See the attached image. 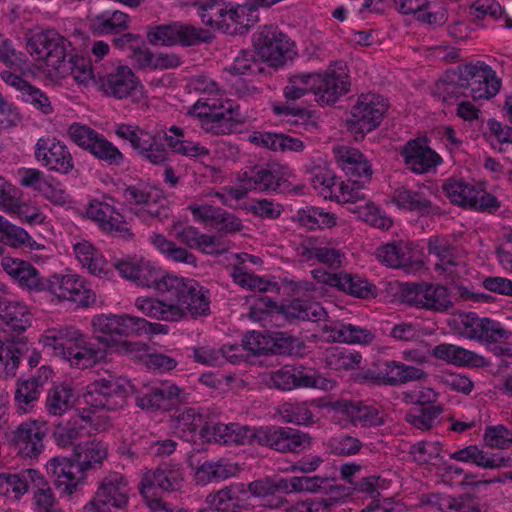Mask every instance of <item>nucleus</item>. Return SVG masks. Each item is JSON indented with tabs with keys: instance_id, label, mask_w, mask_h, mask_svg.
I'll return each instance as SVG.
<instances>
[{
	"instance_id": "7c9ffc66",
	"label": "nucleus",
	"mask_w": 512,
	"mask_h": 512,
	"mask_svg": "<svg viewBox=\"0 0 512 512\" xmlns=\"http://www.w3.org/2000/svg\"><path fill=\"white\" fill-rule=\"evenodd\" d=\"M400 154L404 165L415 174L430 173L442 164V158L422 138L410 140Z\"/></svg>"
},
{
	"instance_id": "473e14b6",
	"label": "nucleus",
	"mask_w": 512,
	"mask_h": 512,
	"mask_svg": "<svg viewBox=\"0 0 512 512\" xmlns=\"http://www.w3.org/2000/svg\"><path fill=\"white\" fill-rule=\"evenodd\" d=\"M238 107L220 93L218 88L210 96L201 97L190 108L191 116L203 121L217 122L220 120H234Z\"/></svg>"
},
{
	"instance_id": "dca6fc26",
	"label": "nucleus",
	"mask_w": 512,
	"mask_h": 512,
	"mask_svg": "<svg viewBox=\"0 0 512 512\" xmlns=\"http://www.w3.org/2000/svg\"><path fill=\"white\" fill-rule=\"evenodd\" d=\"M48 429L44 421L26 420L6 433V441L24 459H34L44 450Z\"/></svg>"
},
{
	"instance_id": "a18cd8bd",
	"label": "nucleus",
	"mask_w": 512,
	"mask_h": 512,
	"mask_svg": "<svg viewBox=\"0 0 512 512\" xmlns=\"http://www.w3.org/2000/svg\"><path fill=\"white\" fill-rule=\"evenodd\" d=\"M258 305L260 307L265 306V312L272 316L283 315L286 318H301L314 322L323 321L327 316L323 307L316 303L305 308L299 301L278 306L275 303L269 302L266 297H260Z\"/></svg>"
},
{
	"instance_id": "e2e57ef3",
	"label": "nucleus",
	"mask_w": 512,
	"mask_h": 512,
	"mask_svg": "<svg viewBox=\"0 0 512 512\" xmlns=\"http://www.w3.org/2000/svg\"><path fill=\"white\" fill-rule=\"evenodd\" d=\"M475 189V185L456 177L448 179L443 186L444 193L451 203L469 208L472 206Z\"/></svg>"
},
{
	"instance_id": "cd10ccee",
	"label": "nucleus",
	"mask_w": 512,
	"mask_h": 512,
	"mask_svg": "<svg viewBox=\"0 0 512 512\" xmlns=\"http://www.w3.org/2000/svg\"><path fill=\"white\" fill-rule=\"evenodd\" d=\"M102 88L110 95L145 105L147 94L144 86L128 67H119L102 81Z\"/></svg>"
},
{
	"instance_id": "6e6d98bb",
	"label": "nucleus",
	"mask_w": 512,
	"mask_h": 512,
	"mask_svg": "<svg viewBox=\"0 0 512 512\" xmlns=\"http://www.w3.org/2000/svg\"><path fill=\"white\" fill-rule=\"evenodd\" d=\"M272 110L282 122L301 127L306 131L313 130L317 125V117L311 111L300 110L279 102L273 103Z\"/></svg>"
},
{
	"instance_id": "774afa93",
	"label": "nucleus",
	"mask_w": 512,
	"mask_h": 512,
	"mask_svg": "<svg viewBox=\"0 0 512 512\" xmlns=\"http://www.w3.org/2000/svg\"><path fill=\"white\" fill-rule=\"evenodd\" d=\"M9 215L27 225H42L47 219V215L39 205L33 202H22L18 196Z\"/></svg>"
},
{
	"instance_id": "9b49d317",
	"label": "nucleus",
	"mask_w": 512,
	"mask_h": 512,
	"mask_svg": "<svg viewBox=\"0 0 512 512\" xmlns=\"http://www.w3.org/2000/svg\"><path fill=\"white\" fill-rule=\"evenodd\" d=\"M293 176L289 167L271 165L269 167H252L239 177V188H231L215 197L229 207H237L238 200L243 199L250 190L276 191Z\"/></svg>"
},
{
	"instance_id": "13d9d810",
	"label": "nucleus",
	"mask_w": 512,
	"mask_h": 512,
	"mask_svg": "<svg viewBox=\"0 0 512 512\" xmlns=\"http://www.w3.org/2000/svg\"><path fill=\"white\" fill-rule=\"evenodd\" d=\"M297 224L307 229L332 228L337 225L338 217L319 207L299 209L296 216Z\"/></svg>"
},
{
	"instance_id": "c85d7f7f",
	"label": "nucleus",
	"mask_w": 512,
	"mask_h": 512,
	"mask_svg": "<svg viewBox=\"0 0 512 512\" xmlns=\"http://www.w3.org/2000/svg\"><path fill=\"white\" fill-rule=\"evenodd\" d=\"M425 372L415 366L396 361L376 362L366 371L364 379L375 383L397 385L423 379Z\"/></svg>"
},
{
	"instance_id": "f8f14e48",
	"label": "nucleus",
	"mask_w": 512,
	"mask_h": 512,
	"mask_svg": "<svg viewBox=\"0 0 512 512\" xmlns=\"http://www.w3.org/2000/svg\"><path fill=\"white\" fill-rule=\"evenodd\" d=\"M389 104L377 92H365L358 96L346 118V127L355 140H362L367 133L381 125Z\"/></svg>"
},
{
	"instance_id": "393cba45",
	"label": "nucleus",
	"mask_w": 512,
	"mask_h": 512,
	"mask_svg": "<svg viewBox=\"0 0 512 512\" xmlns=\"http://www.w3.org/2000/svg\"><path fill=\"white\" fill-rule=\"evenodd\" d=\"M85 216L97 222L100 228L113 236H129V226L113 205V198L102 195L89 200Z\"/></svg>"
},
{
	"instance_id": "c756f323",
	"label": "nucleus",
	"mask_w": 512,
	"mask_h": 512,
	"mask_svg": "<svg viewBox=\"0 0 512 512\" xmlns=\"http://www.w3.org/2000/svg\"><path fill=\"white\" fill-rule=\"evenodd\" d=\"M53 377V371L48 366H41L37 374L31 378H20L14 391V406L18 413L32 412L41 396V391Z\"/></svg>"
},
{
	"instance_id": "f257e3e1",
	"label": "nucleus",
	"mask_w": 512,
	"mask_h": 512,
	"mask_svg": "<svg viewBox=\"0 0 512 512\" xmlns=\"http://www.w3.org/2000/svg\"><path fill=\"white\" fill-rule=\"evenodd\" d=\"M177 473L169 469H158L144 474L140 483V493L146 500L149 512H187L167 508L157 497V488L173 490L176 488ZM323 480L316 477H293L290 479H265L254 481L248 489L232 487L220 490L208 497L209 509L200 512H228L240 507L241 501L251 504L279 507V493L296 491H316L323 487Z\"/></svg>"
},
{
	"instance_id": "69168bd1",
	"label": "nucleus",
	"mask_w": 512,
	"mask_h": 512,
	"mask_svg": "<svg viewBox=\"0 0 512 512\" xmlns=\"http://www.w3.org/2000/svg\"><path fill=\"white\" fill-rule=\"evenodd\" d=\"M151 243L169 261L196 265L194 255L185 250V248L176 246L163 235L154 234L151 237Z\"/></svg>"
},
{
	"instance_id": "de8ad7c7",
	"label": "nucleus",
	"mask_w": 512,
	"mask_h": 512,
	"mask_svg": "<svg viewBox=\"0 0 512 512\" xmlns=\"http://www.w3.org/2000/svg\"><path fill=\"white\" fill-rule=\"evenodd\" d=\"M250 142L256 146L275 151H292L300 153L305 149L301 139L283 134H274L268 131H254L249 136Z\"/></svg>"
},
{
	"instance_id": "bb28decb",
	"label": "nucleus",
	"mask_w": 512,
	"mask_h": 512,
	"mask_svg": "<svg viewBox=\"0 0 512 512\" xmlns=\"http://www.w3.org/2000/svg\"><path fill=\"white\" fill-rule=\"evenodd\" d=\"M127 205L144 219L162 214L164 196L162 190L145 183L129 186L124 192Z\"/></svg>"
},
{
	"instance_id": "79ce46f5",
	"label": "nucleus",
	"mask_w": 512,
	"mask_h": 512,
	"mask_svg": "<svg viewBox=\"0 0 512 512\" xmlns=\"http://www.w3.org/2000/svg\"><path fill=\"white\" fill-rule=\"evenodd\" d=\"M379 261L391 267H403L409 272L422 265V253L411 244H386L376 254Z\"/></svg>"
},
{
	"instance_id": "4be33fe9",
	"label": "nucleus",
	"mask_w": 512,
	"mask_h": 512,
	"mask_svg": "<svg viewBox=\"0 0 512 512\" xmlns=\"http://www.w3.org/2000/svg\"><path fill=\"white\" fill-rule=\"evenodd\" d=\"M34 156L40 166L58 174L68 175L75 167L68 146L55 137L47 136L38 139Z\"/></svg>"
},
{
	"instance_id": "39448f33",
	"label": "nucleus",
	"mask_w": 512,
	"mask_h": 512,
	"mask_svg": "<svg viewBox=\"0 0 512 512\" xmlns=\"http://www.w3.org/2000/svg\"><path fill=\"white\" fill-rule=\"evenodd\" d=\"M93 334L99 342L113 351L138 357L144 354L142 346L122 340L124 336H155L168 333V327L161 323H151L145 318L131 315H98L92 320Z\"/></svg>"
},
{
	"instance_id": "6e6552de",
	"label": "nucleus",
	"mask_w": 512,
	"mask_h": 512,
	"mask_svg": "<svg viewBox=\"0 0 512 512\" xmlns=\"http://www.w3.org/2000/svg\"><path fill=\"white\" fill-rule=\"evenodd\" d=\"M189 291L171 296L170 292H160L163 300L140 296L135 305L138 311L149 317L164 321H180L184 317L200 316L209 311V300L206 291L193 280L186 281Z\"/></svg>"
},
{
	"instance_id": "1a4fd4ad",
	"label": "nucleus",
	"mask_w": 512,
	"mask_h": 512,
	"mask_svg": "<svg viewBox=\"0 0 512 512\" xmlns=\"http://www.w3.org/2000/svg\"><path fill=\"white\" fill-rule=\"evenodd\" d=\"M201 22L211 30L225 33H241L252 27L257 20L256 10L245 3L224 0H190Z\"/></svg>"
},
{
	"instance_id": "4468645a",
	"label": "nucleus",
	"mask_w": 512,
	"mask_h": 512,
	"mask_svg": "<svg viewBox=\"0 0 512 512\" xmlns=\"http://www.w3.org/2000/svg\"><path fill=\"white\" fill-rule=\"evenodd\" d=\"M253 42L260 63L266 62L270 67L279 68L297 55L294 42L276 28H261Z\"/></svg>"
},
{
	"instance_id": "680f3d73",
	"label": "nucleus",
	"mask_w": 512,
	"mask_h": 512,
	"mask_svg": "<svg viewBox=\"0 0 512 512\" xmlns=\"http://www.w3.org/2000/svg\"><path fill=\"white\" fill-rule=\"evenodd\" d=\"M0 317L6 326L17 332L25 331L32 321L28 306L19 302L8 303L2 307Z\"/></svg>"
},
{
	"instance_id": "a878e982",
	"label": "nucleus",
	"mask_w": 512,
	"mask_h": 512,
	"mask_svg": "<svg viewBox=\"0 0 512 512\" xmlns=\"http://www.w3.org/2000/svg\"><path fill=\"white\" fill-rule=\"evenodd\" d=\"M270 379L272 385L283 391H291L298 387L328 391L335 385L332 379L324 378L315 371L291 368V366H284L272 373Z\"/></svg>"
},
{
	"instance_id": "aec40b11",
	"label": "nucleus",
	"mask_w": 512,
	"mask_h": 512,
	"mask_svg": "<svg viewBox=\"0 0 512 512\" xmlns=\"http://www.w3.org/2000/svg\"><path fill=\"white\" fill-rule=\"evenodd\" d=\"M430 355L434 356L437 360L456 366L484 367L489 364L481 354L462 349L454 344L437 345L431 353L418 350L405 351L403 353L405 360L418 363L429 362Z\"/></svg>"
},
{
	"instance_id": "f3484780",
	"label": "nucleus",
	"mask_w": 512,
	"mask_h": 512,
	"mask_svg": "<svg viewBox=\"0 0 512 512\" xmlns=\"http://www.w3.org/2000/svg\"><path fill=\"white\" fill-rule=\"evenodd\" d=\"M44 292L78 306L85 307L95 303V294L85 279L71 272L45 278Z\"/></svg>"
},
{
	"instance_id": "7ed1b4c3",
	"label": "nucleus",
	"mask_w": 512,
	"mask_h": 512,
	"mask_svg": "<svg viewBox=\"0 0 512 512\" xmlns=\"http://www.w3.org/2000/svg\"><path fill=\"white\" fill-rule=\"evenodd\" d=\"M134 391V385L122 378H103L87 384L82 395L87 407L56 426L55 441L60 447H69L79 436L105 430L110 421L108 412L121 409Z\"/></svg>"
},
{
	"instance_id": "72a5a7b5",
	"label": "nucleus",
	"mask_w": 512,
	"mask_h": 512,
	"mask_svg": "<svg viewBox=\"0 0 512 512\" xmlns=\"http://www.w3.org/2000/svg\"><path fill=\"white\" fill-rule=\"evenodd\" d=\"M116 135L130 142L138 154L151 163L159 164L166 158L164 148L156 146L155 138L144 129L134 125L121 124L116 127Z\"/></svg>"
},
{
	"instance_id": "f03ea898",
	"label": "nucleus",
	"mask_w": 512,
	"mask_h": 512,
	"mask_svg": "<svg viewBox=\"0 0 512 512\" xmlns=\"http://www.w3.org/2000/svg\"><path fill=\"white\" fill-rule=\"evenodd\" d=\"M172 430L187 441L257 442L282 452L304 449L311 443L307 434L291 428L268 426L254 429L236 423L208 422L193 409L183 411L172 420Z\"/></svg>"
},
{
	"instance_id": "20e7f679",
	"label": "nucleus",
	"mask_w": 512,
	"mask_h": 512,
	"mask_svg": "<svg viewBox=\"0 0 512 512\" xmlns=\"http://www.w3.org/2000/svg\"><path fill=\"white\" fill-rule=\"evenodd\" d=\"M71 44L59 33L49 31L34 32L27 39L26 48L36 62V69L23 70L33 77H46L59 81L71 75L81 85L94 80L91 61L83 52L70 50Z\"/></svg>"
},
{
	"instance_id": "6ab92c4d",
	"label": "nucleus",
	"mask_w": 512,
	"mask_h": 512,
	"mask_svg": "<svg viewBox=\"0 0 512 512\" xmlns=\"http://www.w3.org/2000/svg\"><path fill=\"white\" fill-rule=\"evenodd\" d=\"M147 39L156 46H193L209 39L208 33L201 28L181 22L161 24L147 31Z\"/></svg>"
},
{
	"instance_id": "412c9836",
	"label": "nucleus",
	"mask_w": 512,
	"mask_h": 512,
	"mask_svg": "<svg viewBox=\"0 0 512 512\" xmlns=\"http://www.w3.org/2000/svg\"><path fill=\"white\" fill-rule=\"evenodd\" d=\"M402 301L436 312L447 311L453 305L447 287L433 284H403Z\"/></svg>"
},
{
	"instance_id": "4c0bfd02",
	"label": "nucleus",
	"mask_w": 512,
	"mask_h": 512,
	"mask_svg": "<svg viewBox=\"0 0 512 512\" xmlns=\"http://www.w3.org/2000/svg\"><path fill=\"white\" fill-rule=\"evenodd\" d=\"M311 184L316 193L325 199L336 200L338 203H349L351 195L340 183H336V177L329 165L323 160L314 164L310 170Z\"/></svg>"
},
{
	"instance_id": "5fc2aeb1",
	"label": "nucleus",
	"mask_w": 512,
	"mask_h": 512,
	"mask_svg": "<svg viewBox=\"0 0 512 512\" xmlns=\"http://www.w3.org/2000/svg\"><path fill=\"white\" fill-rule=\"evenodd\" d=\"M74 253L78 261L87 271L94 275L108 272V263L101 253L90 242L81 241L74 245Z\"/></svg>"
},
{
	"instance_id": "0e129e2a",
	"label": "nucleus",
	"mask_w": 512,
	"mask_h": 512,
	"mask_svg": "<svg viewBox=\"0 0 512 512\" xmlns=\"http://www.w3.org/2000/svg\"><path fill=\"white\" fill-rule=\"evenodd\" d=\"M165 142L173 151L184 156L203 158L208 155L205 147L183 140V132L174 126L165 134Z\"/></svg>"
},
{
	"instance_id": "e433bc0d",
	"label": "nucleus",
	"mask_w": 512,
	"mask_h": 512,
	"mask_svg": "<svg viewBox=\"0 0 512 512\" xmlns=\"http://www.w3.org/2000/svg\"><path fill=\"white\" fill-rule=\"evenodd\" d=\"M1 266L16 284L30 292H44L45 278L33 264L13 256H4Z\"/></svg>"
},
{
	"instance_id": "3c124183",
	"label": "nucleus",
	"mask_w": 512,
	"mask_h": 512,
	"mask_svg": "<svg viewBox=\"0 0 512 512\" xmlns=\"http://www.w3.org/2000/svg\"><path fill=\"white\" fill-rule=\"evenodd\" d=\"M322 337L332 342L367 344L373 340L374 335L359 326L337 323L332 326L325 325Z\"/></svg>"
},
{
	"instance_id": "bf43d9fd",
	"label": "nucleus",
	"mask_w": 512,
	"mask_h": 512,
	"mask_svg": "<svg viewBox=\"0 0 512 512\" xmlns=\"http://www.w3.org/2000/svg\"><path fill=\"white\" fill-rule=\"evenodd\" d=\"M104 354L100 350L94 349L93 345L87 343L82 334V341L71 347L66 357L68 363L77 369H88L94 364L103 360Z\"/></svg>"
},
{
	"instance_id": "338daca9",
	"label": "nucleus",
	"mask_w": 512,
	"mask_h": 512,
	"mask_svg": "<svg viewBox=\"0 0 512 512\" xmlns=\"http://www.w3.org/2000/svg\"><path fill=\"white\" fill-rule=\"evenodd\" d=\"M74 403V393L67 385L53 386L46 397V409L53 415L66 413Z\"/></svg>"
},
{
	"instance_id": "423d86ee",
	"label": "nucleus",
	"mask_w": 512,
	"mask_h": 512,
	"mask_svg": "<svg viewBox=\"0 0 512 512\" xmlns=\"http://www.w3.org/2000/svg\"><path fill=\"white\" fill-rule=\"evenodd\" d=\"M349 87V69L344 62L337 61L323 71L290 77L284 95L296 100L312 92L320 105L331 106L349 92Z\"/></svg>"
},
{
	"instance_id": "49530a36",
	"label": "nucleus",
	"mask_w": 512,
	"mask_h": 512,
	"mask_svg": "<svg viewBox=\"0 0 512 512\" xmlns=\"http://www.w3.org/2000/svg\"><path fill=\"white\" fill-rule=\"evenodd\" d=\"M291 340L281 334H261L248 332L244 336L243 348L254 354L257 353H286Z\"/></svg>"
},
{
	"instance_id": "2f4dec72",
	"label": "nucleus",
	"mask_w": 512,
	"mask_h": 512,
	"mask_svg": "<svg viewBox=\"0 0 512 512\" xmlns=\"http://www.w3.org/2000/svg\"><path fill=\"white\" fill-rule=\"evenodd\" d=\"M46 469L61 493H75L85 483V473L78 461L75 463L68 458H52L47 462Z\"/></svg>"
},
{
	"instance_id": "0eeeda50",
	"label": "nucleus",
	"mask_w": 512,
	"mask_h": 512,
	"mask_svg": "<svg viewBox=\"0 0 512 512\" xmlns=\"http://www.w3.org/2000/svg\"><path fill=\"white\" fill-rule=\"evenodd\" d=\"M500 80L485 62L476 61L447 71L435 85L434 93L444 101L469 92L474 100H488L496 96Z\"/></svg>"
},
{
	"instance_id": "864d4df0",
	"label": "nucleus",
	"mask_w": 512,
	"mask_h": 512,
	"mask_svg": "<svg viewBox=\"0 0 512 512\" xmlns=\"http://www.w3.org/2000/svg\"><path fill=\"white\" fill-rule=\"evenodd\" d=\"M261 70V61L257 57L253 45L252 49L243 50L235 57L231 65L225 69L224 77L227 81H234V79L250 76Z\"/></svg>"
},
{
	"instance_id": "4d7b16f0",
	"label": "nucleus",
	"mask_w": 512,
	"mask_h": 512,
	"mask_svg": "<svg viewBox=\"0 0 512 512\" xmlns=\"http://www.w3.org/2000/svg\"><path fill=\"white\" fill-rule=\"evenodd\" d=\"M349 211L365 223L377 228L388 229L392 226V219L385 215L377 205L367 200L362 195V199L349 207Z\"/></svg>"
},
{
	"instance_id": "052dcab7",
	"label": "nucleus",
	"mask_w": 512,
	"mask_h": 512,
	"mask_svg": "<svg viewBox=\"0 0 512 512\" xmlns=\"http://www.w3.org/2000/svg\"><path fill=\"white\" fill-rule=\"evenodd\" d=\"M76 458L83 472L100 467L107 458V447L101 442H86L76 447Z\"/></svg>"
},
{
	"instance_id": "37998d69",
	"label": "nucleus",
	"mask_w": 512,
	"mask_h": 512,
	"mask_svg": "<svg viewBox=\"0 0 512 512\" xmlns=\"http://www.w3.org/2000/svg\"><path fill=\"white\" fill-rule=\"evenodd\" d=\"M312 274L318 283L338 288L350 295L367 297L375 294V287L359 276L348 273L330 274L320 268L314 270Z\"/></svg>"
},
{
	"instance_id": "09e8293b",
	"label": "nucleus",
	"mask_w": 512,
	"mask_h": 512,
	"mask_svg": "<svg viewBox=\"0 0 512 512\" xmlns=\"http://www.w3.org/2000/svg\"><path fill=\"white\" fill-rule=\"evenodd\" d=\"M172 235L190 248H198L202 253L215 254L223 249L216 238L200 234L199 230L192 226L174 225Z\"/></svg>"
},
{
	"instance_id": "a19ab883",
	"label": "nucleus",
	"mask_w": 512,
	"mask_h": 512,
	"mask_svg": "<svg viewBox=\"0 0 512 512\" xmlns=\"http://www.w3.org/2000/svg\"><path fill=\"white\" fill-rule=\"evenodd\" d=\"M43 483L42 473L34 469L18 473L0 472V495L11 501H19L28 492L30 485Z\"/></svg>"
},
{
	"instance_id": "5701e85b",
	"label": "nucleus",
	"mask_w": 512,
	"mask_h": 512,
	"mask_svg": "<svg viewBox=\"0 0 512 512\" xmlns=\"http://www.w3.org/2000/svg\"><path fill=\"white\" fill-rule=\"evenodd\" d=\"M141 39L135 33H126L115 40V45L120 49L131 51V58L141 69L157 70L179 67L181 59L175 54H151L146 47H139Z\"/></svg>"
},
{
	"instance_id": "b1692460",
	"label": "nucleus",
	"mask_w": 512,
	"mask_h": 512,
	"mask_svg": "<svg viewBox=\"0 0 512 512\" xmlns=\"http://www.w3.org/2000/svg\"><path fill=\"white\" fill-rule=\"evenodd\" d=\"M129 502V487L120 477L105 479L96 491L92 501L84 507V512H116Z\"/></svg>"
},
{
	"instance_id": "c03bdc74",
	"label": "nucleus",
	"mask_w": 512,
	"mask_h": 512,
	"mask_svg": "<svg viewBox=\"0 0 512 512\" xmlns=\"http://www.w3.org/2000/svg\"><path fill=\"white\" fill-rule=\"evenodd\" d=\"M190 212L195 220L206 226L215 227L223 233H235L243 228L241 219L233 214L222 212L207 202L190 205Z\"/></svg>"
},
{
	"instance_id": "c9c22d12",
	"label": "nucleus",
	"mask_w": 512,
	"mask_h": 512,
	"mask_svg": "<svg viewBox=\"0 0 512 512\" xmlns=\"http://www.w3.org/2000/svg\"><path fill=\"white\" fill-rule=\"evenodd\" d=\"M1 266L16 284L30 292H44L45 278L33 264L13 256H4Z\"/></svg>"
},
{
	"instance_id": "ea45409f",
	"label": "nucleus",
	"mask_w": 512,
	"mask_h": 512,
	"mask_svg": "<svg viewBox=\"0 0 512 512\" xmlns=\"http://www.w3.org/2000/svg\"><path fill=\"white\" fill-rule=\"evenodd\" d=\"M81 341L82 333L71 326L50 327L40 336V344L44 351L65 360L72 346Z\"/></svg>"
},
{
	"instance_id": "2eb2a0df",
	"label": "nucleus",
	"mask_w": 512,
	"mask_h": 512,
	"mask_svg": "<svg viewBox=\"0 0 512 512\" xmlns=\"http://www.w3.org/2000/svg\"><path fill=\"white\" fill-rule=\"evenodd\" d=\"M448 324L455 333L480 342H498L508 337L507 331L499 322L479 317L473 312L453 314Z\"/></svg>"
},
{
	"instance_id": "58836bf2",
	"label": "nucleus",
	"mask_w": 512,
	"mask_h": 512,
	"mask_svg": "<svg viewBox=\"0 0 512 512\" xmlns=\"http://www.w3.org/2000/svg\"><path fill=\"white\" fill-rule=\"evenodd\" d=\"M0 77L7 86L18 92L16 96L18 100L28 103L46 115L53 111L51 101L46 94L41 89L31 85L22 76L16 75L15 72L10 70H4L1 72Z\"/></svg>"
},
{
	"instance_id": "9d476101",
	"label": "nucleus",
	"mask_w": 512,
	"mask_h": 512,
	"mask_svg": "<svg viewBox=\"0 0 512 512\" xmlns=\"http://www.w3.org/2000/svg\"><path fill=\"white\" fill-rule=\"evenodd\" d=\"M120 275L138 286L155 288L157 292H170L171 296L189 291L188 278L167 274L142 257H124L115 263Z\"/></svg>"
},
{
	"instance_id": "f704fd0d",
	"label": "nucleus",
	"mask_w": 512,
	"mask_h": 512,
	"mask_svg": "<svg viewBox=\"0 0 512 512\" xmlns=\"http://www.w3.org/2000/svg\"><path fill=\"white\" fill-rule=\"evenodd\" d=\"M314 405L326 407L328 412L340 422H351L362 425H378L382 423V418L377 410L370 406L362 405L358 402H350L342 400L334 402L330 405L323 404L318 401L313 402Z\"/></svg>"
},
{
	"instance_id": "603ef678",
	"label": "nucleus",
	"mask_w": 512,
	"mask_h": 512,
	"mask_svg": "<svg viewBox=\"0 0 512 512\" xmlns=\"http://www.w3.org/2000/svg\"><path fill=\"white\" fill-rule=\"evenodd\" d=\"M129 14L121 10H104L90 19V28L96 34L119 33L129 28Z\"/></svg>"
},
{
	"instance_id": "8fccbe9b",
	"label": "nucleus",
	"mask_w": 512,
	"mask_h": 512,
	"mask_svg": "<svg viewBox=\"0 0 512 512\" xmlns=\"http://www.w3.org/2000/svg\"><path fill=\"white\" fill-rule=\"evenodd\" d=\"M150 391L149 395L137 397L138 406L142 409H168L180 396L178 387L169 382L158 383Z\"/></svg>"
},
{
	"instance_id": "a211bd4d",
	"label": "nucleus",
	"mask_w": 512,
	"mask_h": 512,
	"mask_svg": "<svg viewBox=\"0 0 512 512\" xmlns=\"http://www.w3.org/2000/svg\"><path fill=\"white\" fill-rule=\"evenodd\" d=\"M68 138L76 146L87 150L94 157L104 160L107 163L119 165L123 155L113 143L109 142L94 129L74 122L68 128Z\"/></svg>"
},
{
	"instance_id": "ddd939ff",
	"label": "nucleus",
	"mask_w": 512,
	"mask_h": 512,
	"mask_svg": "<svg viewBox=\"0 0 512 512\" xmlns=\"http://www.w3.org/2000/svg\"><path fill=\"white\" fill-rule=\"evenodd\" d=\"M334 156L339 168L347 176V182H340L351 195L349 204L362 199V190L370 183L372 168L366 156L359 149L339 146L334 149Z\"/></svg>"
}]
</instances>
